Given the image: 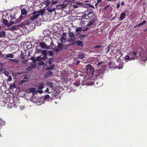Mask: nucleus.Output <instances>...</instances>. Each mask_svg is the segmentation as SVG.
<instances>
[{
    "label": "nucleus",
    "instance_id": "obj_10",
    "mask_svg": "<svg viewBox=\"0 0 147 147\" xmlns=\"http://www.w3.org/2000/svg\"><path fill=\"white\" fill-rule=\"evenodd\" d=\"M126 14L122 12L121 13L119 18L120 21L123 20L125 17Z\"/></svg>",
    "mask_w": 147,
    "mask_h": 147
},
{
    "label": "nucleus",
    "instance_id": "obj_33",
    "mask_svg": "<svg viewBox=\"0 0 147 147\" xmlns=\"http://www.w3.org/2000/svg\"><path fill=\"white\" fill-rule=\"evenodd\" d=\"M25 57L24 54L22 52H21V55L20 56V57L21 58V59H23Z\"/></svg>",
    "mask_w": 147,
    "mask_h": 147
},
{
    "label": "nucleus",
    "instance_id": "obj_12",
    "mask_svg": "<svg viewBox=\"0 0 147 147\" xmlns=\"http://www.w3.org/2000/svg\"><path fill=\"white\" fill-rule=\"evenodd\" d=\"M46 78H49L53 76V72L51 71H47L46 74Z\"/></svg>",
    "mask_w": 147,
    "mask_h": 147
},
{
    "label": "nucleus",
    "instance_id": "obj_22",
    "mask_svg": "<svg viewBox=\"0 0 147 147\" xmlns=\"http://www.w3.org/2000/svg\"><path fill=\"white\" fill-rule=\"evenodd\" d=\"M42 54L43 56L47 57V52L46 50H43L42 51Z\"/></svg>",
    "mask_w": 147,
    "mask_h": 147
},
{
    "label": "nucleus",
    "instance_id": "obj_62",
    "mask_svg": "<svg viewBox=\"0 0 147 147\" xmlns=\"http://www.w3.org/2000/svg\"><path fill=\"white\" fill-rule=\"evenodd\" d=\"M76 4L77 5H82V4L81 3L79 2H77L76 3Z\"/></svg>",
    "mask_w": 147,
    "mask_h": 147
},
{
    "label": "nucleus",
    "instance_id": "obj_61",
    "mask_svg": "<svg viewBox=\"0 0 147 147\" xmlns=\"http://www.w3.org/2000/svg\"><path fill=\"white\" fill-rule=\"evenodd\" d=\"M58 2V1H53L52 3H51V4L53 5L54 4H56Z\"/></svg>",
    "mask_w": 147,
    "mask_h": 147
},
{
    "label": "nucleus",
    "instance_id": "obj_9",
    "mask_svg": "<svg viewBox=\"0 0 147 147\" xmlns=\"http://www.w3.org/2000/svg\"><path fill=\"white\" fill-rule=\"evenodd\" d=\"M7 15L8 17L9 16L10 18L11 21L12 20H14L16 19V15L13 13H11V14H7Z\"/></svg>",
    "mask_w": 147,
    "mask_h": 147
},
{
    "label": "nucleus",
    "instance_id": "obj_43",
    "mask_svg": "<svg viewBox=\"0 0 147 147\" xmlns=\"http://www.w3.org/2000/svg\"><path fill=\"white\" fill-rule=\"evenodd\" d=\"M65 74H70V73H71V71H68L67 70V69H66V70H65Z\"/></svg>",
    "mask_w": 147,
    "mask_h": 147
},
{
    "label": "nucleus",
    "instance_id": "obj_5",
    "mask_svg": "<svg viewBox=\"0 0 147 147\" xmlns=\"http://www.w3.org/2000/svg\"><path fill=\"white\" fill-rule=\"evenodd\" d=\"M138 58V56L133 57L130 58L129 56L126 55L125 57V59L126 60H128L129 61L134 60L135 59H137Z\"/></svg>",
    "mask_w": 147,
    "mask_h": 147
},
{
    "label": "nucleus",
    "instance_id": "obj_14",
    "mask_svg": "<svg viewBox=\"0 0 147 147\" xmlns=\"http://www.w3.org/2000/svg\"><path fill=\"white\" fill-rule=\"evenodd\" d=\"M39 46L42 48L44 49L46 48L47 45L44 42H41L39 43Z\"/></svg>",
    "mask_w": 147,
    "mask_h": 147
},
{
    "label": "nucleus",
    "instance_id": "obj_58",
    "mask_svg": "<svg viewBox=\"0 0 147 147\" xmlns=\"http://www.w3.org/2000/svg\"><path fill=\"white\" fill-rule=\"evenodd\" d=\"M47 58V57H45V56H43L41 57V60H45Z\"/></svg>",
    "mask_w": 147,
    "mask_h": 147
},
{
    "label": "nucleus",
    "instance_id": "obj_23",
    "mask_svg": "<svg viewBox=\"0 0 147 147\" xmlns=\"http://www.w3.org/2000/svg\"><path fill=\"white\" fill-rule=\"evenodd\" d=\"M3 24L5 26H8V22L6 19H4L3 20Z\"/></svg>",
    "mask_w": 147,
    "mask_h": 147
},
{
    "label": "nucleus",
    "instance_id": "obj_52",
    "mask_svg": "<svg viewBox=\"0 0 147 147\" xmlns=\"http://www.w3.org/2000/svg\"><path fill=\"white\" fill-rule=\"evenodd\" d=\"M109 5H107L105 6L103 9L104 10H106L107 9V8H108V7L109 6Z\"/></svg>",
    "mask_w": 147,
    "mask_h": 147
},
{
    "label": "nucleus",
    "instance_id": "obj_27",
    "mask_svg": "<svg viewBox=\"0 0 147 147\" xmlns=\"http://www.w3.org/2000/svg\"><path fill=\"white\" fill-rule=\"evenodd\" d=\"M22 18V16H20L19 18L16 19L15 22V24H16L18 22H19L20 21V20Z\"/></svg>",
    "mask_w": 147,
    "mask_h": 147
},
{
    "label": "nucleus",
    "instance_id": "obj_24",
    "mask_svg": "<svg viewBox=\"0 0 147 147\" xmlns=\"http://www.w3.org/2000/svg\"><path fill=\"white\" fill-rule=\"evenodd\" d=\"M51 3V2L49 0H47L44 2V4L46 5V6H48Z\"/></svg>",
    "mask_w": 147,
    "mask_h": 147
},
{
    "label": "nucleus",
    "instance_id": "obj_36",
    "mask_svg": "<svg viewBox=\"0 0 147 147\" xmlns=\"http://www.w3.org/2000/svg\"><path fill=\"white\" fill-rule=\"evenodd\" d=\"M30 59L32 61L33 63H35L36 62V59L34 57H31Z\"/></svg>",
    "mask_w": 147,
    "mask_h": 147
},
{
    "label": "nucleus",
    "instance_id": "obj_60",
    "mask_svg": "<svg viewBox=\"0 0 147 147\" xmlns=\"http://www.w3.org/2000/svg\"><path fill=\"white\" fill-rule=\"evenodd\" d=\"M74 1V0H65V2H70Z\"/></svg>",
    "mask_w": 147,
    "mask_h": 147
},
{
    "label": "nucleus",
    "instance_id": "obj_59",
    "mask_svg": "<svg viewBox=\"0 0 147 147\" xmlns=\"http://www.w3.org/2000/svg\"><path fill=\"white\" fill-rule=\"evenodd\" d=\"M102 63H103V62H98L97 64V65H98V67L100 66L101 64H102Z\"/></svg>",
    "mask_w": 147,
    "mask_h": 147
},
{
    "label": "nucleus",
    "instance_id": "obj_42",
    "mask_svg": "<svg viewBox=\"0 0 147 147\" xmlns=\"http://www.w3.org/2000/svg\"><path fill=\"white\" fill-rule=\"evenodd\" d=\"M12 62L14 63L15 64H18L19 63V61L18 60L15 59H13Z\"/></svg>",
    "mask_w": 147,
    "mask_h": 147
},
{
    "label": "nucleus",
    "instance_id": "obj_45",
    "mask_svg": "<svg viewBox=\"0 0 147 147\" xmlns=\"http://www.w3.org/2000/svg\"><path fill=\"white\" fill-rule=\"evenodd\" d=\"M53 61L52 59L51 58H50L49 59V60H48V63L50 65L52 63Z\"/></svg>",
    "mask_w": 147,
    "mask_h": 147
},
{
    "label": "nucleus",
    "instance_id": "obj_41",
    "mask_svg": "<svg viewBox=\"0 0 147 147\" xmlns=\"http://www.w3.org/2000/svg\"><path fill=\"white\" fill-rule=\"evenodd\" d=\"M41 56H38L36 57V61H41Z\"/></svg>",
    "mask_w": 147,
    "mask_h": 147
},
{
    "label": "nucleus",
    "instance_id": "obj_54",
    "mask_svg": "<svg viewBox=\"0 0 147 147\" xmlns=\"http://www.w3.org/2000/svg\"><path fill=\"white\" fill-rule=\"evenodd\" d=\"M26 82V81L23 80H22L20 81L19 82V84H22L24 82Z\"/></svg>",
    "mask_w": 147,
    "mask_h": 147
},
{
    "label": "nucleus",
    "instance_id": "obj_38",
    "mask_svg": "<svg viewBox=\"0 0 147 147\" xmlns=\"http://www.w3.org/2000/svg\"><path fill=\"white\" fill-rule=\"evenodd\" d=\"M84 54H80L78 55V58L79 59H83L84 57Z\"/></svg>",
    "mask_w": 147,
    "mask_h": 147
},
{
    "label": "nucleus",
    "instance_id": "obj_34",
    "mask_svg": "<svg viewBox=\"0 0 147 147\" xmlns=\"http://www.w3.org/2000/svg\"><path fill=\"white\" fill-rule=\"evenodd\" d=\"M80 80L79 81V82L76 81L74 83V84L76 86H78L80 84V82H80Z\"/></svg>",
    "mask_w": 147,
    "mask_h": 147
},
{
    "label": "nucleus",
    "instance_id": "obj_18",
    "mask_svg": "<svg viewBox=\"0 0 147 147\" xmlns=\"http://www.w3.org/2000/svg\"><path fill=\"white\" fill-rule=\"evenodd\" d=\"M44 99H48V100L49 101H51L52 100V98H50V96L49 95H47L45 96L44 97Z\"/></svg>",
    "mask_w": 147,
    "mask_h": 147
},
{
    "label": "nucleus",
    "instance_id": "obj_16",
    "mask_svg": "<svg viewBox=\"0 0 147 147\" xmlns=\"http://www.w3.org/2000/svg\"><path fill=\"white\" fill-rule=\"evenodd\" d=\"M87 71H88L89 70L90 71L91 73L93 74L94 72V69L93 68L91 67L89 65L87 66Z\"/></svg>",
    "mask_w": 147,
    "mask_h": 147
},
{
    "label": "nucleus",
    "instance_id": "obj_47",
    "mask_svg": "<svg viewBox=\"0 0 147 147\" xmlns=\"http://www.w3.org/2000/svg\"><path fill=\"white\" fill-rule=\"evenodd\" d=\"M4 73L5 75L7 76H9V72L6 70L4 71Z\"/></svg>",
    "mask_w": 147,
    "mask_h": 147
},
{
    "label": "nucleus",
    "instance_id": "obj_37",
    "mask_svg": "<svg viewBox=\"0 0 147 147\" xmlns=\"http://www.w3.org/2000/svg\"><path fill=\"white\" fill-rule=\"evenodd\" d=\"M15 24V22L11 21L9 23H8L7 27H9L11 26L13 24Z\"/></svg>",
    "mask_w": 147,
    "mask_h": 147
},
{
    "label": "nucleus",
    "instance_id": "obj_31",
    "mask_svg": "<svg viewBox=\"0 0 147 147\" xmlns=\"http://www.w3.org/2000/svg\"><path fill=\"white\" fill-rule=\"evenodd\" d=\"M18 26V28H19V27H22L24 25V22H22L16 25Z\"/></svg>",
    "mask_w": 147,
    "mask_h": 147
},
{
    "label": "nucleus",
    "instance_id": "obj_64",
    "mask_svg": "<svg viewBox=\"0 0 147 147\" xmlns=\"http://www.w3.org/2000/svg\"><path fill=\"white\" fill-rule=\"evenodd\" d=\"M93 13V11L92 10H90L89 11V12L88 13V14L89 15L90 14L92 13Z\"/></svg>",
    "mask_w": 147,
    "mask_h": 147
},
{
    "label": "nucleus",
    "instance_id": "obj_30",
    "mask_svg": "<svg viewBox=\"0 0 147 147\" xmlns=\"http://www.w3.org/2000/svg\"><path fill=\"white\" fill-rule=\"evenodd\" d=\"M28 79L29 78L27 77L26 75H25L22 79L23 80L26 81V82L28 81Z\"/></svg>",
    "mask_w": 147,
    "mask_h": 147
},
{
    "label": "nucleus",
    "instance_id": "obj_50",
    "mask_svg": "<svg viewBox=\"0 0 147 147\" xmlns=\"http://www.w3.org/2000/svg\"><path fill=\"white\" fill-rule=\"evenodd\" d=\"M36 66V65L34 63L31 64V67H32L33 69Z\"/></svg>",
    "mask_w": 147,
    "mask_h": 147
},
{
    "label": "nucleus",
    "instance_id": "obj_55",
    "mask_svg": "<svg viewBox=\"0 0 147 147\" xmlns=\"http://www.w3.org/2000/svg\"><path fill=\"white\" fill-rule=\"evenodd\" d=\"M87 5H89V7H92V8H93L94 9L95 8L94 7V6L92 5H91V4L90 3H88L87 4Z\"/></svg>",
    "mask_w": 147,
    "mask_h": 147
},
{
    "label": "nucleus",
    "instance_id": "obj_40",
    "mask_svg": "<svg viewBox=\"0 0 147 147\" xmlns=\"http://www.w3.org/2000/svg\"><path fill=\"white\" fill-rule=\"evenodd\" d=\"M38 64L39 65L42 66L44 65L45 63L43 61H41L38 63Z\"/></svg>",
    "mask_w": 147,
    "mask_h": 147
},
{
    "label": "nucleus",
    "instance_id": "obj_17",
    "mask_svg": "<svg viewBox=\"0 0 147 147\" xmlns=\"http://www.w3.org/2000/svg\"><path fill=\"white\" fill-rule=\"evenodd\" d=\"M45 11V10L43 9H40L39 11L38 12L36 11V12L38 13V14L39 16L40 15H42L44 13Z\"/></svg>",
    "mask_w": 147,
    "mask_h": 147
},
{
    "label": "nucleus",
    "instance_id": "obj_44",
    "mask_svg": "<svg viewBox=\"0 0 147 147\" xmlns=\"http://www.w3.org/2000/svg\"><path fill=\"white\" fill-rule=\"evenodd\" d=\"M89 29V28L88 27H84L83 28L82 31H86L88 30Z\"/></svg>",
    "mask_w": 147,
    "mask_h": 147
},
{
    "label": "nucleus",
    "instance_id": "obj_6",
    "mask_svg": "<svg viewBox=\"0 0 147 147\" xmlns=\"http://www.w3.org/2000/svg\"><path fill=\"white\" fill-rule=\"evenodd\" d=\"M104 72V71L103 70H102V69H100L97 70L96 74V76L97 77H98L100 76H101V77L102 76Z\"/></svg>",
    "mask_w": 147,
    "mask_h": 147
},
{
    "label": "nucleus",
    "instance_id": "obj_25",
    "mask_svg": "<svg viewBox=\"0 0 147 147\" xmlns=\"http://www.w3.org/2000/svg\"><path fill=\"white\" fill-rule=\"evenodd\" d=\"M94 18H92V20L89 22L87 25L88 26H90L92 25L94 23Z\"/></svg>",
    "mask_w": 147,
    "mask_h": 147
},
{
    "label": "nucleus",
    "instance_id": "obj_1",
    "mask_svg": "<svg viewBox=\"0 0 147 147\" xmlns=\"http://www.w3.org/2000/svg\"><path fill=\"white\" fill-rule=\"evenodd\" d=\"M144 51V48L142 45H138L135 49V50H133L132 52H130L132 56H134L137 55L138 53L139 56L143 60L144 57L145 52H143Z\"/></svg>",
    "mask_w": 147,
    "mask_h": 147
},
{
    "label": "nucleus",
    "instance_id": "obj_63",
    "mask_svg": "<svg viewBox=\"0 0 147 147\" xmlns=\"http://www.w3.org/2000/svg\"><path fill=\"white\" fill-rule=\"evenodd\" d=\"M120 3H118V4H117V8H119L120 7Z\"/></svg>",
    "mask_w": 147,
    "mask_h": 147
},
{
    "label": "nucleus",
    "instance_id": "obj_53",
    "mask_svg": "<svg viewBox=\"0 0 147 147\" xmlns=\"http://www.w3.org/2000/svg\"><path fill=\"white\" fill-rule=\"evenodd\" d=\"M30 92H33L35 91V90L34 88H31L30 89Z\"/></svg>",
    "mask_w": 147,
    "mask_h": 147
},
{
    "label": "nucleus",
    "instance_id": "obj_7",
    "mask_svg": "<svg viewBox=\"0 0 147 147\" xmlns=\"http://www.w3.org/2000/svg\"><path fill=\"white\" fill-rule=\"evenodd\" d=\"M21 15L20 16H22V18L26 16L27 13V12L26 9L24 8H23L21 10Z\"/></svg>",
    "mask_w": 147,
    "mask_h": 147
},
{
    "label": "nucleus",
    "instance_id": "obj_51",
    "mask_svg": "<svg viewBox=\"0 0 147 147\" xmlns=\"http://www.w3.org/2000/svg\"><path fill=\"white\" fill-rule=\"evenodd\" d=\"M80 61L79 60H76V61H75V63L76 64V65H78L80 63Z\"/></svg>",
    "mask_w": 147,
    "mask_h": 147
},
{
    "label": "nucleus",
    "instance_id": "obj_29",
    "mask_svg": "<svg viewBox=\"0 0 147 147\" xmlns=\"http://www.w3.org/2000/svg\"><path fill=\"white\" fill-rule=\"evenodd\" d=\"M68 36L70 38L74 37V34L73 32H70L68 34Z\"/></svg>",
    "mask_w": 147,
    "mask_h": 147
},
{
    "label": "nucleus",
    "instance_id": "obj_49",
    "mask_svg": "<svg viewBox=\"0 0 147 147\" xmlns=\"http://www.w3.org/2000/svg\"><path fill=\"white\" fill-rule=\"evenodd\" d=\"M42 50L41 49H36V53H41V52H42Z\"/></svg>",
    "mask_w": 147,
    "mask_h": 147
},
{
    "label": "nucleus",
    "instance_id": "obj_26",
    "mask_svg": "<svg viewBox=\"0 0 147 147\" xmlns=\"http://www.w3.org/2000/svg\"><path fill=\"white\" fill-rule=\"evenodd\" d=\"M146 20H144L142 22L140 23L139 24L136 25L134 27H136L137 26H139L142 25L144 24H145L146 22Z\"/></svg>",
    "mask_w": 147,
    "mask_h": 147
},
{
    "label": "nucleus",
    "instance_id": "obj_21",
    "mask_svg": "<svg viewBox=\"0 0 147 147\" xmlns=\"http://www.w3.org/2000/svg\"><path fill=\"white\" fill-rule=\"evenodd\" d=\"M76 43L78 45L80 46L81 47H82L84 45L83 42L79 40H78Z\"/></svg>",
    "mask_w": 147,
    "mask_h": 147
},
{
    "label": "nucleus",
    "instance_id": "obj_28",
    "mask_svg": "<svg viewBox=\"0 0 147 147\" xmlns=\"http://www.w3.org/2000/svg\"><path fill=\"white\" fill-rule=\"evenodd\" d=\"M110 45H108L107 48L105 49L106 53H108L110 50Z\"/></svg>",
    "mask_w": 147,
    "mask_h": 147
},
{
    "label": "nucleus",
    "instance_id": "obj_48",
    "mask_svg": "<svg viewBox=\"0 0 147 147\" xmlns=\"http://www.w3.org/2000/svg\"><path fill=\"white\" fill-rule=\"evenodd\" d=\"M8 78L7 79V81H11L12 80V78L10 75L8 76Z\"/></svg>",
    "mask_w": 147,
    "mask_h": 147
},
{
    "label": "nucleus",
    "instance_id": "obj_4",
    "mask_svg": "<svg viewBox=\"0 0 147 147\" xmlns=\"http://www.w3.org/2000/svg\"><path fill=\"white\" fill-rule=\"evenodd\" d=\"M32 14L33 15V16L29 18L31 21H34L37 19L39 16V15L38 14V13L36 11H34L32 13Z\"/></svg>",
    "mask_w": 147,
    "mask_h": 147
},
{
    "label": "nucleus",
    "instance_id": "obj_57",
    "mask_svg": "<svg viewBox=\"0 0 147 147\" xmlns=\"http://www.w3.org/2000/svg\"><path fill=\"white\" fill-rule=\"evenodd\" d=\"M102 47L101 45H99V46H94L93 47L95 48H99L101 47Z\"/></svg>",
    "mask_w": 147,
    "mask_h": 147
},
{
    "label": "nucleus",
    "instance_id": "obj_11",
    "mask_svg": "<svg viewBox=\"0 0 147 147\" xmlns=\"http://www.w3.org/2000/svg\"><path fill=\"white\" fill-rule=\"evenodd\" d=\"M14 57V55L12 53H10L8 54L5 55L3 57L5 59L7 58H13Z\"/></svg>",
    "mask_w": 147,
    "mask_h": 147
},
{
    "label": "nucleus",
    "instance_id": "obj_35",
    "mask_svg": "<svg viewBox=\"0 0 147 147\" xmlns=\"http://www.w3.org/2000/svg\"><path fill=\"white\" fill-rule=\"evenodd\" d=\"M48 85L51 88H53L54 87V84L52 82H51L49 83Z\"/></svg>",
    "mask_w": 147,
    "mask_h": 147
},
{
    "label": "nucleus",
    "instance_id": "obj_56",
    "mask_svg": "<svg viewBox=\"0 0 147 147\" xmlns=\"http://www.w3.org/2000/svg\"><path fill=\"white\" fill-rule=\"evenodd\" d=\"M32 69H33L32 68V67H31V66H30L27 68V70L28 71H30Z\"/></svg>",
    "mask_w": 147,
    "mask_h": 147
},
{
    "label": "nucleus",
    "instance_id": "obj_39",
    "mask_svg": "<svg viewBox=\"0 0 147 147\" xmlns=\"http://www.w3.org/2000/svg\"><path fill=\"white\" fill-rule=\"evenodd\" d=\"M48 55L49 56H51L53 55V52L52 51H49L48 52Z\"/></svg>",
    "mask_w": 147,
    "mask_h": 147
},
{
    "label": "nucleus",
    "instance_id": "obj_8",
    "mask_svg": "<svg viewBox=\"0 0 147 147\" xmlns=\"http://www.w3.org/2000/svg\"><path fill=\"white\" fill-rule=\"evenodd\" d=\"M47 10L49 12L51 13L55 11V8L53 7V5L51 4L48 7Z\"/></svg>",
    "mask_w": 147,
    "mask_h": 147
},
{
    "label": "nucleus",
    "instance_id": "obj_46",
    "mask_svg": "<svg viewBox=\"0 0 147 147\" xmlns=\"http://www.w3.org/2000/svg\"><path fill=\"white\" fill-rule=\"evenodd\" d=\"M82 27L78 28L76 29V32H80L82 30Z\"/></svg>",
    "mask_w": 147,
    "mask_h": 147
},
{
    "label": "nucleus",
    "instance_id": "obj_32",
    "mask_svg": "<svg viewBox=\"0 0 147 147\" xmlns=\"http://www.w3.org/2000/svg\"><path fill=\"white\" fill-rule=\"evenodd\" d=\"M43 84H41L38 86V89H42L44 88Z\"/></svg>",
    "mask_w": 147,
    "mask_h": 147
},
{
    "label": "nucleus",
    "instance_id": "obj_2",
    "mask_svg": "<svg viewBox=\"0 0 147 147\" xmlns=\"http://www.w3.org/2000/svg\"><path fill=\"white\" fill-rule=\"evenodd\" d=\"M63 36L60 39V41L61 43L58 42V45L57 46H55L53 44V42L52 44L54 47H53L52 49L54 52H58L64 49V45L62 42H63L64 40V33H62Z\"/></svg>",
    "mask_w": 147,
    "mask_h": 147
},
{
    "label": "nucleus",
    "instance_id": "obj_19",
    "mask_svg": "<svg viewBox=\"0 0 147 147\" xmlns=\"http://www.w3.org/2000/svg\"><path fill=\"white\" fill-rule=\"evenodd\" d=\"M6 35V33L4 31L0 32V38L3 37Z\"/></svg>",
    "mask_w": 147,
    "mask_h": 147
},
{
    "label": "nucleus",
    "instance_id": "obj_15",
    "mask_svg": "<svg viewBox=\"0 0 147 147\" xmlns=\"http://www.w3.org/2000/svg\"><path fill=\"white\" fill-rule=\"evenodd\" d=\"M31 21L30 20L29 18L26 20L24 22H23L24 25H30V24L31 23Z\"/></svg>",
    "mask_w": 147,
    "mask_h": 147
},
{
    "label": "nucleus",
    "instance_id": "obj_3",
    "mask_svg": "<svg viewBox=\"0 0 147 147\" xmlns=\"http://www.w3.org/2000/svg\"><path fill=\"white\" fill-rule=\"evenodd\" d=\"M67 40L65 38V43H66V45H65V47L66 46H69L73 45H74L76 44V42L74 38L73 39L71 38L69 39L67 41H66Z\"/></svg>",
    "mask_w": 147,
    "mask_h": 147
},
{
    "label": "nucleus",
    "instance_id": "obj_13",
    "mask_svg": "<svg viewBox=\"0 0 147 147\" xmlns=\"http://www.w3.org/2000/svg\"><path fill=\"white\" fill-rule=\"evenodd\" d=\"M19 29V28H18L17 25H16L15 26H13L11 28H8V30L10 31H13L14 30H17Z\"/></svg>",
    "mask_w": 147,
    "mask_h": 147
},
{
    "label": "nucleus",
    "instance_id": "obj_20",
    "mask_svg": "<svg viewBox=\"0 0 147 147\" xmlns=\"http://www.w3.org/2000/svg\"><path fill=\"white\" fill-rule=\"evenodd\" d=\"M54 67V65H51L49 67H47L46 68V70H50L53 69Z\"/></svg>",
    "mask_w": 147,
    "mask_h": 147
}]
</instances>
